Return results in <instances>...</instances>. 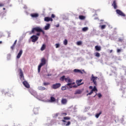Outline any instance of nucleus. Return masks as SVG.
<instances>
[{
  "instance_id": "aec40b11",
  "label": "nucleus",
  "mask_w": 126,
  "mask_h": 126,
  "mask_svg": "<svg viewBox=\"0 0 126 126\" xmlns=\"http://www.w3.org/2000/svg\"><path fill=\"white\" fill-rule=\"evenodd\" d=\"M38 89L40 91H44V90H46V88L42 86H40L38 87Z\"/></svg>"
},
{
  "instance_id": "f03ea898",
  "label": "nucleus",
  "mask_w": 126,
  "mask_h": 126,
  "mask_svg": "<svg viewBox=\"0 0 126 126\" xmlns=\"http://www.w3.org/2000/svg\"><path fill=\"white\" fill-rule=\"evenodd\" d=\"M41 63L38 66V71L40 72L41 70V68L43 66V65H45L46 64V59L44 58L41 59Z\"/></svg>"
},
{
  "instance_id": "3c124183",
  "label": "nucleus",
  "mask_w": 126,
  "mask_h": 126,
  "mask_svg": "<svg viewBox=\"0 0 126 126\" xmlns=\"http://www.w3.org/2000/svg\"><path fill=\"white\" fill-rule=\"evenodd\" d=\"M113 52V50H110V53H112Z\"/></svg>"
},
{
  "instance_id": "7ed1b4c3",
  "label": "nucleus",
  "mask_w": 126,
  "mask_h": 126,
  "mask_svg": "<svg viewBox=\"0 0 126 126\" xmlns=\"http://www.w3.org/2000/svg\"><path fill=\"white\" fill-rule=\"evenodd\" d=\"M41 28L39 27H37L35 28H32V31H31V33H32V34H34L35 32H41Z\"/></svg>"
},
{
  "instance_id": "79ce46f5",
  "label": "nucleus",
  "mask_w": 126,
  "mask_h": 126,
  "mask_svg": "<svg viewBox=\"0 0 126 126\" xmlns=\"http://www.w3.org/2000/svg\"><path fill=\"white\" fill-rule=\"evenodd\" d=\"M41 31H40V32H42V34L43 35H44L45 34V32L44 31H43V30H42V29H41Z\"/></svg>"
},
{
  "instance_id": "a19ab883",
  "label": "nucleus",
  "mask_w": 126,
  "mask_h": 126,
  "mask_svg": "<svg viewBox=\"0 0 126 126\" xmlns=\"http://www.w3.org/2000/svg\"><path fill=\"white\" fill-rule=\"evenodd\" d=\"M55 17H56V16L55 15V14H52L51 15V18H55Z\"/></svg>"
},
{
  "instance_id": "423d86ee",
  "label": "nucleus",
  "mask_w": 126,
  "mask_h": 126,
  "mask_svg": "<svg viewBox=\"0 0 126 126\" xmlns=\"http://www.w3.org/2000/svg\"><path fill=\"white\" fill-rule=\"evenodd\" d=\"M31 39H32V42L33 43H35L36 41H38V39L39 37L37 36V35H32L31 37Z\"/></svg>"
},
{
  "instance_id": "5701e85b",
  "label": "nucleus",
  "mask_w": 126,
  "mask_h": 126,
  "mask_svg": "<svg viewBox=\"0 0 126 126\" xmlns=\"http://www.w3.org/2000/svg\"><path fill=\"white\" fill-rule=\"evenodd\" d=\"M79 19H80V20H84L85 18H86V17H85V16L80 15L79 16Z\"/></svg>"
},
{
  "instance_id": "412c9836",
  "label": "nucleus",
  "mask_w": 126,
  "mask_h": 126,
  "mask_svg": "<svg viewBox=\"0 0 126 126\" xmlns=\"http://www.w3.org/2000/svg\"><path fill=\"white\" fill-rule=\"evenodd\" d=\"M94 48H95L96 51H97L98 52L101 51V46H99L98 45H96V46H95Z\"/></svg>"
},
{
  "instance_id": "f8f14e48",
  "label": "nucleus",
  "mask_w": 126,
  "mask_h": 126,
  "mask_svg": "<svg viewBox=\"0 0 126 126\" xmlns=\"http://www.w3.org/2000/svg\"><path fill=\"white\" fill-rule=\"evenodd\" d=\"M44 21H46L47 22H49V21H53V19L50 18V17H46L44 18Z\"/></svg>"
},
{
  "instance_id": "37998d69",
  "label": "nucleus",
  "mask_w": 126,
  "mask_h": 126,
  "mask_svg": "<svg viewBox=\"0 0 126 126\" xmlns=\"http://www.w3.org/2000/svg\"><path fill=\"white\" fill-rule=\"evenodd\" d=\"M121 52H122V50L120 49H117V53H121Z\"/></svg>"
},
{
  "instance_id": "c03bdc74",
  "label": "nucleus",
  "mask_w": 126,
  "mask_h": 126,
  "mask_svg": "<svg viewBox=\"0 0 126 126\" xmlns=\"http://www.w3.org/2000/svg\"><path fill=\"white\" fill-rule=\"evenodd\" d=\"M62 115H63V116H66V115H67V114L66 113H62Z\"/></svg>"
},
{
  "instance_id": "b1692460",
  "label": "nucleus",
  "mask_w": 126,
  "mask_h": 126,
  "mask_svg": "<svg viewBox=\"0 0 126 126\" xmlns=\"http://www.w3.org/2000/svg\"><path fill=\"white\" fill-rule=\"evenodd\" d=\"M81 81H82V80L81 79L77 80L76 81V83L77 84L78 86H79V85H81V84H80L81 83Z\"/></svg>"
},
{
  "instance_id": "20e7f679",
  "label": "nucleus",
  "mask_w": 126,
  "mask_h": 126,
  "mask_svg": "<svg viewBox=\"0 0 126 126\" xmlns=\"http://www.w3.org/2000/svg\"><path fill=\"white\" fill-rule=\"evenodd\" d=\"M97 78H98V77L94 76V75H93V74L92 75V77L91 78V81H93V82L94 83V85H95V86H97V81H96V80H97Z\"/></svg>"
},
{
  "instance_id": "9b49d317",
  "label": "nucleus",
  "mask_w": 126,
  "mask_h": 126,
  "mask_svg": "<svg viewBox=\"0 0 126 126\" xmlns=\"http://www.w3.org/2000/svg\"><path fill=\"white\" fill-rule=\"evenodd\" d=\"M31 16L32 18H37V17H39V14L38 13H32L31 14Z\"/></svg>"
},
{
  "instance_id": "0eeeda50",
  "label": "nucleus",
  "mask_w": 126,
  "mask_h": 126,
  "mask_svg": "<svg viewBox=\"0 0 126 126\" xmlns=\"http://www.w3.org/2000/svg\"><path fill=\"white\" fill-rule=\"evenodd\" d=\"M61 86H62V84L60 83H57L52 85V88L53 89H58V88H60Z\"/></svg>"
},
{
  "instance_id": "393cba45",
  "label": "nucleus",
  "mask_w": 126,
  "mask_h": 126,
  "mask_svg": "<svg viewBox=\"0 0 126 126\" xmlns=\"http://www.w3.org/2000/svg\"><path fill=\"white\" fill-rule=\"evenodd\" d=\"M50 102L51 103H53L54 102H56V98L55 97H54L53 96H51L50 97Z\"/></svg>"
},
{
  "instance_id": "e433bc0d",
  "label": "nucleus",
  "mask_w": 126,
  "mask_h": 126,
  "mask_svg": "<svg viewBox=\"0 0 126 126\" xmlns=\"http://www.w3.org/2000/svg\"><path fill=\"white\" fill-rule=\"evenodd\" d=\"M105 28H106V25H103L101 26V29H105Z\"/></svg>"
},
{
  "instance_id": "c85d7f7f",
  "label": "nucleus",
  "mask_w": 126,
  "mask_h": 126,
  "mask_svg": "<svg viewBox=\"0 0 126 126\" xmlns=\"http://www.w3.org/2000/svg\"><path fill=\"white\" fill-rule=\"evenodd\" d=\"M101 114H102V112H100L99 113H97L95 115V117L97 119H98V118H99V117L100 116V115H101Z\"/></svg>"
},
{
  "instance_id": "4be33fe9",
  "label": "nucleus",
  "mask_w": 126,
  "mask_h": 126,
  "mask_svg": "<svg viewBox=\"0 0 126 126\" xmlns=\"http://www.w3.org/2000/svg\"><path fill=\"white\" fill-rule=\"evenodd\" d=\"M82 93V91L81 90H77L75 92V95H76L77 94H81Z\"/></svg>"
},
{
  "instance_id": "9d476101",
  "label": "nucleus",
  "mask_w": 126,
  "mask_h": 126,
  "mask_svg": "<svg viewBox=\"0 0 126 126\" xmlns=\"http://www.w3.org/2000/svg\"><path fill=\"white\" fill-rule=\"evenodd\" d=\"M19 72L20 78L24 77V76L23 75V71H22V69H21V68L19 69Z\"/></svg>"
},
{
  "instance_id": "c9c22d12",
  "label": "nucleus",
  "mask_w": 126,
  "mask_h": 126,
  "mask_svg": "<svg viewBox=\"0 0 126 126\" xmlns=\"http://www.w3.org/2000/svg\"><path fill=\"white\" fill-rule=\"evenodd\" d=\"M55 47L56 48H60V44L57 43L55 44Z\"/></svg>"
},
{
  "instance_id": "6e6552de",
  "label": "nucleus",
  "mask_w": 126,
  "mask_h": 126,
  "mask_svg": "<svg viewBox=\"0 0 126 126\" xmlns=\"http://www.w3.org/2000/svg\"><path fill=\"white\" fill-rule=\"evenodd\" d=\"M66 86H68L67 89H69L70 88H77V85H74L73 86H72V85L71 84V83H68L66 85Z\"/></svg>"
},
{
  "instance_id": "bb28decb",
  "label": "nucleus",
  "mask_w": 126,
  "mask_h": 126,
  "mask_svg": "<svg viewBox=\"0 0 126 126\" xmlns=\"http://www.w3.org/2000/svg\"><path fill=\"white\" fill-rule=\"evenodd\" d=\"M46 49V44H43L40 48L41 51H44Z\"/></svg>"
},
{
  "instance_id": "f3484780",
  "label": "nucleus",
  "mask_w": 126,
  "mask_h": 126,
  "mask_svg": "<svg viewBox=\"0 0 126 126\" xmlns=\"http://www.w3.org/2000/svg\"><path fill=\"white\" fill-rule=\"evenodd\" d=\"M74 72L81 73V74H83V72H82V71H81V70L78 69H74Z\"/></svg>"
},
{
  "instance_id": "cd10ccee",
  "label": "nucleus",
  "mask_w": 126,
  "mask_h": 126,
  "mask_svg": "<svg viewBox=\"0 0 126 126\" xmlns=\"http://www.w3.org/2000/svg\"><path fill=\"white\" fill-rule=\"evenodd\" d=\"M67 88H68L67 86H62V90H63V91L66 90V89H67Z\"/></svg>"
},
{
  "instance_id": "72a5a7b5",
  "label": "nucleus",
  "mask_w": 126,
  "mask_h": 126,
  "mask_svg": "<svg viewBox=\"0 0 126 126\" xmlns=\"http://www.w3.org/2000/svg\"><path fill=\"white\" fill-rule=\"evenodd\" d=\"M63 44L65 45V46H66L67 45V39H64L63 41Z\"/></svg>"
},
{
  "instance_id": "a211bd4d",
  "label": "nucleus",
  "mask_w": 126,
  "mask_h": 126,
  "mask_svg": "<svg viewBox=\"0 0 126 126\" xmlns=\"http://www.w3.org/2000/svg\"><path fill=\"white\" fill-rule=\"evenodd\" d=\"M50 26H51L50 24H47L44 27V30H49V29H50Z\"/></svg>"
},
{
  "instance_id": "8fccbe9b",
  "label": "nucleus",
  "mask_w": 126,
  "mask_h": 126,
  "mask_svg": "<svg viewBox=\"0 0 126 126\" xmlns=\"http://www.w3.org/2000/svg\"><path fill=\"white\" fill-rule=\"evenodd\" d=\"M71 84L72 85H73L75 84V82H73V83H71Z\"/></svg>"
},
{
  "instance_id": "4c0bfd02",
  "label": "nucleus",
  "mask_w": 126,
  "mask_h": 126,
  "mask_svg": "<svg viewBox=\"0 0 126 126\" xmlns=\"http://www.w3.org/2000/svg\"><path fill=\"white\" fill-rule=\"evenodd\" d=\"M15 47V46L13 44L12 45V46H11V50H12V51H13V50H14Z\"/></svg>"
},
{
  "instance_id": "4d7b16f0",
  "label": "nucleus",
  "mask_w": 126,
  "mask_h": 126,
  "mask_svg": "<svg viewBox=\"0 0 126 126\" xmlns=\"http://www.w3.org/2000/svg\"><path fill=\"white\" fill-rule=\"evenodd\" d=\"M87 92H88V91H87Z\"/></svg>"
},
{
  "instance_id": "49530a36",
  "label": "nucleus",
  "mask_w": 126,
  "mask_h": 126,
  "mask_svg": "<svg viewBox=\"0 0 126 126\" xmlns=\"http://www.w3.org/2000/svg\"><path fill=\"white\" fill-rule=\"evenodd\" d=\"M4 5V4L0 3V7H1V6H3Z\"/></svg>"
},
{
  "instance_id": "ea45409f",
  "label": "nucleus",
  "mask_w": 126,
  "mask_h": 126,
  "mask_svg": "<svg viewBox=\"0 0 126 126\" xmlns=\"http://www.w3.org/2000/svg\"><path fill=\"white\" fill-rule=\"evenodd\" d=\"M97 96L98 97V98H101V97H102V94L100 93L97 94Z\"/></svg>"
},
{
  "instance_id": "39448f33",
  "label": "nucleus",
  "mask_w": 126,
  "mask_h": 126,
  "mask_svg": "<svg viewBox=\"0 0 126 126\" xmlns=\"http://www.w3.org/2000/svg\"><path fill=\"white\" fill-rule=\"evenodd\" d=\"M116 13L118 14V15H120V16H123V17H126V14L123 12L120 9H117L116 10Z\"/></svg>"
},
{
  "instance_id": "2f4dec72",
  "label": "nucleus",
  "mask_w": 126,
  "mask_h": 126,
  "mask_svg": "<svg viewBox=\"0 0 126 126\" xmlns=\"http://www.w3.org/2000/svg\"><path fill=\"white\" fill-rule=\"evenodd\" d=\"M95 57H96L97 58H99L100 57V53H99L98 52H96L95 53Z\"/></svg>"
},
{
  "instance_id": "6ab92c4d",
  "label": "nucleus",
  "mask_w": 126,
  "mask_h": 126,
  "mask_svg": "<svg viewBox=\"0 0 126 126\" xmlns=\"http://www.w3.org/2000/svg\"><path fill=\"white\" fill-rule=\"evenodd\" d=\"M33 112L34 114H35V115H37V114L39 113V109L37 108H35L33 109Z\"/></svg>"
},
{
  "instance_id": "4468645a",
  "label": "nucleus",
  "mask_w": 126,
  "mask_h": 126,
  "mask_svg": "<svg viewBox=\"0 0 126 126\" xmlns=\"http://www.w3.org/2000/svg\"><path fill=\"white\" fill-rule=\"evenodd\" d=\"M112 6H113L114 9H117L118 8V6L117 5V2L116 0L113 1V3L112 4Z\"/></svg>"
},
{
  "instance_id": "864d4df0",
  "label": "nucleus",
  "mask_w": 126,
  "mask_h": 126,
  "mask_svg": "<svg viewBox=\"0 0 126 126\" xmlns=\"http://www.w3.org/2000/svg\"><path fill=\"white\" fill-rule=\"evenodd\" d=\"M3 10H5V8H3Z\"/></svg>"
},
{
  "instance_id": "a18cd8bd",
  "label": "nucleus",
  "mask_w": 126,
  "mask_h": 126,
  "mask_svg": "<svg viewBox=\"0 0 126 126\" xmlns=\"http://www.w3.org/2000/svg\"><path fill=\"white\" fill-rule=\"evenodd\" d=\"M17 42V40H15L13 45H14V46H15V45H16Z\"/></svg>"
},
{
  "instance_id": "6e6d98bb",
  "label": "nucleus",
  "mask_w": 126,
  "mask_h": 126,
  "mask_svg": "<svg viewBox=\"0 0 126 126\" xmlns=\"http://www.w3.org/2000/svg\"><path fill=\"white\" fill-rule=\"evenodd\" d=\"M83 71H84V70H83Z\"/></svg>"
},
{
  "instance_id": "58836bf2",
  "label": "nucleus",
  "mask_w": 126,
  "mask_h": 126,
  "mask_svg": "<svg viewBox=\"0 0 126 126\" xmlns=\"http://www.w3.org/2000/svg\"><path fill=\"white\" fill-rule=\"evenodd\" d=\"M93 94V92L91 91L90 93H88L87 94V96H88V95H92Z\"/></svg>"
},
{
  "instance_id": "473e14b6",
  "label": "nucleus",
  "mask_w": 126,
  "mask_h": 126,
  "mask_svg": "<svg viewBox=\"0 0 126 126\" xmlns=\"http://www.w3.org/2000/svg\"><path fill=\"white\" fill-rule=\"evenodd\" d=\"M92 91L93 92H94L95 91H97V88H96V86H95L94 88L92 90Z\"/></svg>"
},
{
  "instance_id": "5fc2aeb1",
  "label": "nucleus",
  "mask_w": 126,
  "mask_h": 126,
  "mask_svg": "<svg viewBox=\"0 0 126 126\" xmlns=\"http://www.w3.org/2000/svg\"><path fill=\"white\" fill-rule=\"evenodd\" d=\"M95 96H96V95H95L94 97H95Z\"/></svg>"
},
{
  "instance_id": "f257e3e1",
  "label": "nucleus",
  "mask_w": 126,
  "mask_h": 126,
  "mask_svg": "<svg viewBox=\"0 0 126 126\" xmlns=\"http://www.w3.org/2000/svg\"><path fill=\"white\" fill-rule=\"evenodd\" d=\"M69 120H70V117H63V120H62V122H63V123H64V126H70V124H71V123L70 122V121L66 122V121H69Z\"/></svg>"
},
{
  "instance_id": "a878e982",
  "label": "nucleus",
  "mask_w": 126,
  "mask_h": 126,
  "mask_svg": "<svg viewBox=\"0 0 126 126\" xmlns=\"http://www.w3.org/2000/svg\"><path fill=\"white\" fill-rule=\"evenodd\" d=\"M66 78H65V76H63L62 77H61L60 79V80L61 81H64V80H65V79Z\"/></svg>"
},
{
  "instance_id": "c756f323",
  "label": "nucleus",
  "mask_w": 126,
  "mask_h": 126,
  "mask_svg": "<svg viewBox=\"0 0 126 126\" xmlns=\"http://www.w3.org/2000/svg\"><path fill=\"white\" fill-rule=\"evenodd\" d=\"M48 85H50V83H49V82H44L43 83L44 86H48Z\"/></svg>"
},
{
  "instance_id": "2eb2a0df",
  "label": "nucleus",
  "mask_w": 126,
  "mask_h": 126,
  "mask_svg": "<svg viewBox=\"0 0 126 126\" xmlns=\"http://www.w3.org/2000/svg\"><path fill=\"white\" fill-rule=\"evenodd\" d=\"M65 81L67 83H71V82H72V80L70 79V78H69L68 77L65 79Z\"/></svg>"
},
{
  "instance_id": "7c9ffc66",
  "label": "nucleus",
  "mask_w": 126,
  "mask_h": 126,
  "mask_svg": "<svg viewBox=\"0 0 126 126\" xmlns=\"http://www.w3.org/2000/svg\"><path fill=\"white\" fill-rule=\"evenodd\" d=\"M88 30V27H84L82 29V31L84 32H85V31H87Z\"/></svg>"
},
{
  "instance_id": "603ef678",
  "label": "nucleus",
  "mask_w": 126,
  "mask_h": 126,
  "mask_svg": "<svg viewBox=\"0 0 126 126\" xmlns=\"http://www.w3.org/2000/svg\"><path fill=\"white\" fill-rule=\"evenodd\" d=\"M0 44H2V41H0Z\"/></svg>"
},
{
  "instance_id": "1a4fd4ad",
  "label": "nucleus",
  "mask_w": 126,
  "mask_h": 126,
  "mask_svg": "<svg viewBox=\"0 0 126 126\" xmlns=\"http://www.w3.org/2000/svg\"><path fill=\"white\" fill-rule=\"evenodd\" d=\"M23 84L26 88H30V85H29V83L27 81H24L23 82Z\"/></svg>"
},
{
  "instance_id": "de8ad7c7",
  "label": "nucleus",
  "mask_w": 126,
  "mask_h": 126,
  "mask_svg": "<svg viewBox=\"0 0 126 126\" xmlns=\"http://www.w3.org/2000/svg\"><path fill=\"white\" fill-rule=\"evenodd\" d=\"M89 89H93V87L92 86H90L89 87Z\"/></svg>"
},
{
  "instance_id": "09e8293b",
  "label": "nucleus",
  "mask_w": 126,
  "mask_h": 126,
  "mask_svg": "<svg viewBox=\"0 0 126 126\" xmlns=\"http://www.w3.org/2000/svg\"><path fill=\"white\" fill-rule=\"evenodd\" d=\"M36 36H40V33H36Z\"/></svg>"
},
{
  "instance_id": "ddd939ff",
  "label": "nucleus",
  "mask_w": 126,
  "mask_h": 126,
  "mask_svg": "<svg viewBox=\"0 0 126 126\" xmlns=\"http://www.w3.org/2000/svg\"><path fill=\"white\" fill-rule=\"evenodd\" d=\"M22 54H23V51H22V50H21L17 56V59H20V57H21Z\"/></svg>"
},
{
  "instance_id": "f704fd0d",
  "label": "nucleus",
  "mask_w": 126,
  "mask_h": 126,
  "mask_svg": "<svg viewBox=\"0 0 126 126\" xmlns=\"http://www.w3.org/2000/svg\"><path fill=\"white\" fill-rule=\"evenodd\" d=\"M81 44H82V42L81 41H79L77 42V45H78V46H80Z\"/></svg>"
},
{
  "instance_id": "dca6fc26",
  "label": "nucleus",
  "mask_w": 126,
  "mask_h": 126,
  "mask_svg": "<svg viewBox=\"0 0 126 126\" xmlns=\"http://www.w3.org/2000/svg\"><path fill=\"white\" fill-rule=\"evenodd\" d=\"M61 102L63 105H65L67 103V99L66 98H62Z\"/></svg>"
}]
</instances>
